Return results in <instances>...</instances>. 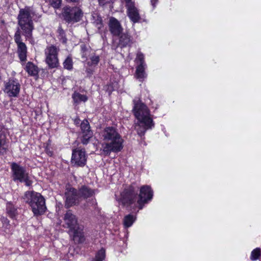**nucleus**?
Masks as SVG:
<instances>
[{
    "label": "nucleus",
    "instance_id": "16",
    "mask_svg": "<svg viewBox=\"0 0 261 261\" xmlns=\"http://www.w3.org/2000/svg\"><path fill=\"white\" fill-rule=\"evenodd\" d=\"M128 17L134 23L139 22L141 19L139 10L136 7L135 3H130L125 6Z\"/></svg>",
    "mask_w": 261,
    "mask_h": 261
},
{
    "label": "nucleus",
    "instance_id": "33",
    "mask_svg": "<svg viewBox=\"0 0 261 261\" xmlns=\"http://www.w3.org/2000/svg\"><path fill=\"white\" fill-rule=\"evenodd\" d=\"M93 18L95 19L93 23L98 30H100L103 27L102 18L99 16H93Z\"/></svg>",
    "mask_w": 261,
    "mask_h": 261
},
{
    "label": "nucleus",
    "instance_id": "34",
    "mask_svg": "<svg viewBox=\"0 0 261 261\" xmlns=\"http://www.w3.org/2000/svg\"><path fill=\"white\" fill-rule=\"evenodd\" d=\"M49 2L51 7L55 9H58L61 7L62 0H49Z\"/></svg>",
    "mask_w": 261,
    "mask_h": 261
},
{
    "label": "nucleus",
    "instance_id": "20",
    "mask_svg": "<svg viewBox=\"0 0 261 261\" xmlns=\"http://www.w3.org/2000/svg\"><path fill=\"white\" fill-rule=\"evenodd\" d=\"M132 43V37L128 33H123L119 37V45L121 47L129 46Z\"/></svg>",
    "mask_w": 261,
    "mask_h": 261
},
{
    "label": "nucleus",
    "instance_id": "2",
    "mask_svg": "<svg viewBox=\"0 0 261 261\" xmlns=\"http://www.w3.org/2000/svg\"><path fill=\"white\" fill-rule=\"evenodd\" d=\"M133 111L138 122L135 123V129L138 134L142 137L147 129H152L154 123L150 117L149 110L146 105L139 99L134 100Z\"/></svg>",
    "mask_w": 261,
    "mask_h": 261
},
{
    "label": "nucleus",
    "instance_id": "14",
    "mask_svg": "<svg viewBox=\"0 0 261 261\" xmlns=\"http://www.w3.org/2000/svg\"><path fill=\"white\" fill-rule=\"evenodd\" d=\"M81 129L82 132L81 142L84 145H86L93 136V132L90 129V124L87 120H84L82 122Z\"/></svg>",
    "mask_w": 261,
    "mask_h": 261
},
{
    "label": "nucleus",
    "instance_id": "4",
    "mask_svg": "<svg viewBox=\"0 0 261 261\" xmlns=\"http://www.w3.org/2000/svg\"><path fill=\"white\" fill-rule=\"evenodd\" d=\"M22 198L31 207L35 216H40L45 212V200L41 194L33 191H28L25 192Z\"/></svg>",
    "mask_w": 261,
    "mask_h": 261
},
{
    "label": "nucleus",
    "instance_id": "26",
    "mask_svg": "<svg viewBox=\"0 0 261 261\" xmlns=\"http://www.w3.org/2000/svg\"><path fill=\"white\" fill-rule=\"evenodd\" d=\"M72 98L75 103H79L81 102H86L88 100V97L86 95L81 94L79 92H74Z\"/></svg>",
    "mask_w": 261,
    "mask_h": 261
},
{
    "label": "nucleus",
    "instance_id": "3",
    "mask_svg": "<svg viewBox=\"0 0 261 261\" xmlns=\"http://www.w3.org/2000/svg\"><path fill=\"white\" fill-rule=\"evenodd\" d=\"M34 13L29 7L21 9L17 17L18 25L22 31V35L26 40L31 44H34L32 32L34 30V24L32 17Z\"/></svg>",
    "mask_w": 261,
    "mask_h": 261
},
{
    "label": "nucleus",
    "instance_id": "22",
    "mask_svg": "<svg viewBox=\"0 0 261 261\" xmlns=\"http://www.w3.org/2000/svg\"><path fill=\"white\" fill-rule=\"evenodd\" d=\"M87 60L86 64L88 66L96 67L100 61V57L94 52H92Z\"/></svg>",
    "mask_w": 261,
    "mask_h": 261
},
{
    "label": "nucleus",
    "instance_id": "27",
    "mask_svg": "<svg viewBox=\"0 0 261 261\" xmlns=\"http://www.w3.org/2000/svg\"><path fill=\"white\" fill-rule=\"evenodd\" d=\"M136 220V217L131 214L125 216L123 219V225L125 228L130 227Z\"/></svg>",
    "mask_w": 261,
    "mask_h": 261
},
{
    "label": "nucleus",
    "instance_id": "30",
    "mask_svg": "<svg viewBox=\"0 0 261 261\" xmlns=\"http://www.w3.org/2000/svg\"><path fill=\"white\" fill-rule=\"evenodd\" d=\"M64 68L66 69L70 70L73 68V62L71 57H67L64 60L63 63Z\"/></svg>",
    "mask_w": 261,
    "mask_h": 261
},
{
    "label": "nucleus",
    "instance_id": "1",
    "mask_svg": "<svg viewBox=\"0 0 261 261\" xmlns=\"http://www.w3.org/2000/svg\"><path fill=\"white\" fill-rule=\"evenodd\" d=\"M105 143L102 144V152L105 155L111 152H118L123 147L124 140L115 126L106 127L101 132Z\"/></svg>",
    "mask_w": 261,
    "mask_h": 261
},
{
    "label": "nucleus",
    "instance_id": "28",
    "mask_svg": "<svg viewBox=\"0 0 261 261\" xmlns=\"http://www.w3.org/2000/svg\"><path fill=\"white\" fill-rule=\"evenodd\" d=\"M81 48L82 58L84 59H87L92 53H91V48L87 47L85 44L81 45Z\"/></svg>",
    "mask_w": 261,
    "mask_h": 261
},
{
    "label": "nucleus",
    "instance_id": "19",
    "mask_svg": "<svg viewBox=\"0 0 261 261\" xmlns=\"http://www.w3.org/2000/svg\"><path fill=\"white\" fill-rule=\"evenodd\" d=\"M78 193L80 195L81 199H87L92 197L95 193L94 190L91 189L89 187L84 185L81 186L77 190Z\"/></svg>",
    "mask_w": 261,
    "mask_h": 261
},
{
    "label": "nucleus",
    "instance_id": "23",
    "mask_svg": "<svg viewBox=\"0 0 261 261\" xmlns=\"http://www.w3.org/2000/svg\"><path fill=\"white\" fill-rule=\"evenodd\" d=\"M5 135L2 129L0 130V155H4L8 150Z\"/></svg>",
    "mask_w": 261,
    "mask_h": 261
},
{
    "label": "nucleus",
    "instance_id": "6",
    "mask_svg": "<svg viewBox=\"0 0 261 261\" xmlns=\"http://www.w3.org/2000/svg\"><path fill=\"white\" fill-rule=\"evenodd\" d=\"M62 15L66 22L74 23L81 20L83 13L79 7L66 6L62 9Z\"/></svg>",
    "mask_w": 261,
    "mask_h": 261
},
{
    "label": "nucleus",
    "instance_id": "35",
    "mask_svg": "<svg viewBox=\"0 0 261 261\" xmlns=\"http://www.w3.org/2000/svg\"><path fill=\"white\" fill-rule=\"evenodd\" d=\"M136 60L138 61L139 62V65H145L146 64L144 62V55L141 53L138 52L137 54V58Z\"/></svg>",
    "mask_w": 261,
    "mask_h": 261
},
{
    "label": "nucleus",
    "instance_id": "39",
    "mask_svg": "<svg viewBox=\"0 0 261 261\" xmlns=\"http://www.w3.org/2000/svg\"><path fill=\"white\" fill-rule=\"evenodd\" d=\"M125 2V6L128 5V4L130 3H135L134 2L132 1V0H124Z\"/></svg>",
    "mask_w": 261,
    "mask_h": 261
},
{
    "label": "nucleus",
    "instance_id": "17",
    "mask_svg": "<svg viewBox=\"0 0 261 261\" xmlns=\"http://www.w3.org/2000/svg\"><path fill=\"white\" fill-rule=\"evenodd\" d=\"M109 31L113 36H119L123 30L120 22L115 17H110L108 23Z\"/></svg>",
    "mask_w": 261,
    "mask_h": 261
},
{
    "label": "nucleus",
    "instance_id": "9",
    "mask_svg": "<svg viewBox=\"0 0 261 261\" xmlns=\"http://www.w3.org/2000/svg\"><path fill=\"white\" fill-rule=\"evenodd\" d=\"M14 39L17 45V53L21 62H24L27 60V47L24 43L22 42L20 35V30L19 28L16 31Z\"/></svg>",
    "mask_w": 261,
    "mask_h": 261
},
{
    "label": "nucleus",
    "instance_id": "7",
    "mask_svg": "<svg viewBox=\"0 0 261 261\" xmlns=\"http://www.w3.org/2000/svg\"><path fill=\"white\" fill-rule=\"evenodd\" d=\"M59 48L54 45H48L44 49L45 62L49 68L53 69L59 67Z\"/></svg>",
    "mask_w": 261,
    "mask_h": 261
},
{
    "label": "nucleus",
    "instance_id": "13",
    "mask_svg": "<svg viewBox=\"0 0 261 261\" xmlns=\"http://www.w3.org/2000/svg\"><path fill=\"white\" fill-rule=\"evenodd\" d=\"M87 162V156L84 149L76 148L72 150L71 163L77 167H84Z\"/></svg>",
    "mask_w": 261,
    "mask_h": 261
},
{
    "label": "nucleus",
    "instance_id": "11",
    "mask_svg": "<svg viewBox=\"0 0 261 261\" xmlns=\"http://www.w3.org/2000/svg\"><path fill=\"white\" fill-rule=\"evenodd\" d=\"M65 197L66 199L65 206L68 208L79 204L81 201V198L77 190L72 187L66 188Z\"/></svg>",
    "mask_w": 261,
    "mask_h": 261
},
{
    "label": "nucleus",
    "instance_id": "18",
    "mask_svg": "<svg viewBox=\"0 0 261 261\" xmlns=\"http://www.w3.org/2000/svg\"><path fill=\"white\" fill-rule=\"evenodd\" d=\"M83 230V228L78 225L75 227L74 229H70L69 231L73 233V240L74 241L82 243L84 241Z\"/></svg>",
    "mask_w": 261,
    "mask_h": 261
},
{
    "label": "nucleus",
    "instance_id": "38",
    "mask_svg": "<svg viewBox=\"0 0 261 261\" xmlns=\"http://www.w3.org/2000/svg\"><path fill=\"white\" fill-rule=\"evenodd\" d=\"M158 0H151V5L153 7H155V4L158 3Z\"/></svg>",
    "mask_w": 261,
    "mask_h": 261
},
{
    "label": "nucleus",
    "instance_id": "29",
    "mask_svg": "<svg viewBox=\"0 0 261 261\" xmlns=\"http://www.w3.org/2000/svg\"><path fill=\"white\" fill-rule=\"evenodd\" d=\"M58 38L60 41L63 43H66L67 39L66 37L65 31L63 30L61 27H59L58 28Z\"/></svg>",
    "mask_w": 261,
    "mask_h": 261
},
{
    "label": "nucleus",
    "instance_id": "5",
    "mask_svg": "<svg viewBox=\"0 0 261 261\" xmlns=\"http://www.w3.org/2000/svg\"><path fill=\"white\" fill-rule=\"evenodd\" d=\"M11 168L14 181L24 182L25 185L28 187L32 185L33 181L31 180L29 173L27 172L24 167L16 163H12Z\"/></svg>",
    "mask_w": 261,
    "mask_h": 261
},
{
    "label": "nucleus",
    "instance_id": "37",
    "mask_svg": "<svg viewBox=\"0 0 261 261\" xmlns=\"http://www.w3.org/2000/svg\"><path fill=\"white\" fill-rule=\"evenodd\" d=\"M50 140H48L47 145L45 148V151L48 155L51 156L53 155L54 153L52 150V148L50 146Z\"/></svg>",
    "mask_w": 261,
    "mask_h": 261
},
{
    "label": "nucleus",
    "instance_id": "12",
    "mask_svg": "<svg viewBox=\"0 0 261 261\" xmlns=\"http://www.w3.org/2000/svg\"><path fill=\"white\" fill-rule=\"evenodd\" d=\"M20 84L16 79H9L5 83L4 92L9 97H17L20 90Z\"/></svg>",
    "mask_w": 261,
    "mask_h": 261
},
{
    "label": "nucleus",
    "instance_id": "15",
    "mask_svg": "<svg viewBox=\"0 0 261 261\" xmlns=\"http://www.w3.org/2000/svg\"><path fill=\"white\" fill-rule=\"evenodd\" d=\"M64 224L63 227L69 229H74L75 227L78 225L77 219L71 210H68L64 214L63 217Z\"/></svg>",
    "mask_w": 261,
    "mask_h": 261
},
{
    "label": "nucleus",
    "instance_id": "31",
    "mask_svg": "<svg viewBox=\"0 0 261 261\" xmlns=\"http://www.w3.org/2000/svg\"><path fill=\"white\" fill-rule=\"evenodd\" d=\"M106 251L103 248L99 250L95 255L93 261H103L105 258Z\"/></svg>",
    "mask_w": 261,
    "mask_h": 261
},
{
    "label": "nucleus",
    "instance_id": "21",
    "mask_svg": "<svg viewBox=\"0 0 261 261\" xmlns=\"http://www.w3.org/2000/svg\"><path fill=\"white\" fill-rule=\"evenodd\" d=\"M146 67V65H138L136 68V76L140 82H143L147 77V74L145 71Z\"/></svg>",
    "mask_w": 261,
    "mask_h": 261
},
{
    "label": "nucleus",
    "instance_id": "32",
    "mask_svg": "<svg viewBox=\"0 0 261 261\" xmlns=\"http://www.w3.org/2000/svg\"><path fill=\"white\" fill-rule=\"evenodd\" d=\"M260 255V249L259 248H256L253 250L251 253L250 259L252 260H257Z\"/></svg>",
    "mask_w": 261,
    "mask_h": 261
},
{
    "label": "nucleus",
    "instance_id": "25",
    "mask_svg": "<svg viewBox=\"0 0 261 261\" xmlns=\"http://www.w3.org/2000/svg\"><path fill=\"white\" fill-rule=\"evenodd\" d=\"M25 69L28 74L31 76L36 75L38 73V67L31 62L27 63Z\"/></svg>",
    "mask_w": 261,
    "mask_h": 261
},
{
    "label": "nucleus",
    "instance_id": "40",
    "mask_svg": "<svg viewBox=\"0 0 261 261\" xmlns=\"http://www.w3.org/2000/svg\"><path fill=\"white\" fill-rule=\"evenodd\" d=\"M79 0H66V1L68 3H76Z\"/></svg>",
    "mask_w": 261,
    "mask_h": 261
},
{
    "label": "nucleus",
    "instance_id": "36",
    "mask_svg": "<svg viewBox=\"0 0 261 261\" xmlns=\"http://www.w3.org/2000/svg\"><path fill=\"white\" fill-rule=\"evenodd\" d=\"M95 67H95V66H87L86 67L85 71L87 73V76L88 77H90L92 76V75L93 74V73L94 72Z\"/></svg>",
    "mask_w": 261,
    "mask_h": 261
},
{
    "label": "nucleus",
    "instance_id": "24",
    "mask_svg": "<svg viewBox=\"0 0 261 261\" xmlns=\"http://www.w3.org/2000/svg\"><path fill=\"white\" fill-rule=\"evenodd\" d=\"M6 213L10 218L14 219L18 215L17 208L12 203L8 202L6 205Z\"/></svg>",
    "mask_w": 261,
    "mask_h": 261
},
{
    "label": "nucleus",
    "instance_id": "10",
    "mask_svg": "<svg viewBox=\"0 0 261 261\" xmlns=\"http://www.w3.org/2000/svg\"><path fill=\"white\" fill-rule=\"evenodd\" d=\"M153 197V191L151 187L148 185H144L140 188L139 199L137 200L139 208H143L145 204L150 201Z\"/></svg>",
    "mask_w": 261,
    "mask_h": 261
},
{
    "label": "nucleus",
    "instance_id": "8",
    "mask_svg": "<svg viewBox=\"0 0 261 261\" xmlns=\"http://www.w3.org/2000/svg\"><path fill=\"white\" fill-rule=\"evenodd\" d=\"M138 189L139 187L135 184H132L126 187L121 193L120 202L123 205H130L135 203Z\"/></svg>",
    "mask_w": 261,
    "mask_h": 261
}]
</instances>
